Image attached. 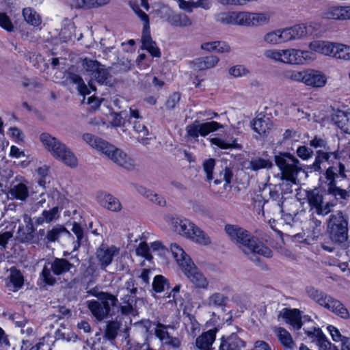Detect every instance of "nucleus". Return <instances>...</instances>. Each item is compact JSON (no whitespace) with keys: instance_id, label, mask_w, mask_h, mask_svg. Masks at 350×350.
Here are the masks:
<instances>
[{"instance_id":"28","label":"nucleus","mask_w":350,"mask_h":350,"mask_svg":"<svg viewBox=\"0 0 350 350\" xmlns=\"http://www.w3.org/2000/svg\"><path fill=\"white\" fill-rule=\"evenodd\" d=\"M245 347V342L236 334L221 338L219 350H241Z\"/></svg>"},{"instance_id":"49","label":"nucleus","mask_w":350,"mask_h":350,"mask_svg":"<svg viewBox=\"0 0 350 350\" xmlns=\"http://www.w3.org/2000/svg\"><path fill=\"white\" fill-rule=\"evenodd\" d=\"M23 15L27 23L33 26L37 27L41 23L40 16L31 8L23 9Z\"/></svg>"},{"instance_id":"22","label":"nucleus","mask_w":350,"mask_h":350,"mask_svg":"<svg viewBox=\"0 0 350 350\" xmlns=\"http://www.w3.org/2000/svg\"><path fill=\"white\" fill-rule=\"evenodd\" d=\"M27 184V181L25 179H21V181L16 179L8 190V197L12 200L25 201L29 197Z\"/></svg>"},{"instance_id":"47","label":"nucleus","mask_w":350,"mask_h":350,"mask_svg":"<svg viewBox=\"0 0 350 350\" xmlns=\"http://www.w3.org/2000/svg\"><path fill=\"white\" fill-rule=\"evenodd\" d=\"M168 22L176 27H189L191 25L190 18L185 14H175L168 17Z\"/></svg>"},{"instance_id":"35","label":"nucleus","mask_w":350,"mask_h":350,"mask_svg":"<svg viewBox=\"0 0 350 350\" xmlns=\"http://www.w3.org/2000/svg\"><path fill=\"white\" fill-rule=\"evenodd\" d=\"M187 239L198 245L203 246H206L211 243V239L208 234L196 225L194 226L193 230Z\"/></svg>"},{"instance_id":"34","label":"nucleus","mask_w":350,"mask_h":350,"mask_svg":"<svg viewBox=\"0 0 350 350\" xmlns=\"http://www.w3.org/2000/svg\"><path fill=\"white\" fill-rule=\"evenodd\" d=\"M217 56L211 55L196 59L193 62V68L197 70H204L214 68L219 62Z\"/></svg>"},{"instance_id":"8","label":"nucleus","mask_w":350,"mask_h":350,"mask_svg":"<svg viewBox=\"0 0 350 350\" xmlns=\"http://www.w3.org/2000/svg\"><path fill=\"white\" fill-rule=\"evenodd\" d=\"M97 298L96 300H88L87 306L96 320L102 321L108 316L111 307L116 305L117 299L113 295L103 292L100 293Z\"/></svg>"},{"instance_id":"48","label":"nucleus","mask_w":350,"mask_h":350,"mask_svg":"<svg viewBox=\"0 0 350 350\" xmlns=\"http://www.w3.org/2000/svg\"><path fill=\"white\" fill-rule=\"evenodd\" d=\"M133 131L137 134V140L142 144H146L149 131L147 127L141 124L139 121H134L133 126Z\"/></svg>"},{"instance_id":"2","label":"nucleus","mask_w":350,"mask_h":350,"mask_svg":"<svg viewBox=\"0 0 350 350\" xmlns=\"http://www.w3.org/2000/svg\"><path fill=\"white\" fill-rule=\"evenodd\" d=\"M170 251L178 267L195 287L208 288V280L184 250L177 243H172Z\"/></svg>"},{"instance_id":"23","label":"nucleus","mask_w":350,"mask_h":350,"mask_svg":"<svg viewBox=\"0 0 350 350\" xmlns=\"http://www.w3.org/2000/svg\"><path fill=\"white\" fill-rule=\"evenodd\" d=\"M335 43L336 42L328 40H317L310 42L308 44V47L312 54L314 52L332 57Z\"/></svg>"},{"instance_id":"6","label":"nucleus","mask_w":350,"mask_h":350,"mask_svg":"<svg viewBox=\"0 0 350 350\" xmlns=\"http://www.w3.org/2000/svg\"><path fill=\"white\" fill-rule=\"evenodd\" d=\"M40 140L44 148L56 159L65 165L75 167L78 160L73 152L63 143L48 133L40 135Z\"/></svg>"},{"instance_id":"55","label":"nucleus","mask_w":350,"mask_h":350,"mask_svg":"<svg viewBox=\"0 0 350 350\" xmlns=\"http://www.w3.org/2000/svg\"><path fill=\"white\" fill-rule=\"evenodd\" d=\"M136 254L148 260H150L152 259L150 248L145 241H142L139 243V246L136 249Z\"/></svg>"},{"instance_id":"29","label":"nucleus","mask_w":350,"mask_h":350,"mask_svg":"<svg viewBox=\"0 0 350 350\" xmlns=\"http://www.w3.org/2000/svg\"><path fill=\"white\" fill-rule=\"evenodd\" d=\"M243 12H229L217 15L216 21L225 25L242 26Z\"/></svg>"},{"instance_id":"5","label":"nucleus","mask_w":350,"mask_h":350,"mask_svg":"<svg viewBox=\"0 0 350 350\" xmlns=\"http://www.w3.org/2000/svg\"><path fill=\"white\" fill-rule=\"evenodd\" d=\"M83 139L90 146L101 151L118 165L128 170L133 167V160L122 150L115 147L113 145L90 133L84 134Z\"/></svg>"},{"instance_id":"27","label":"nucleus","mask_w":350,"mask_h":350,"mask_svg":"<svg viewBox=\"0 0 350 350\" xmlns=\"http://www.w3.org/2000/svg\"><path fill=\"white\" fill-rule=\"evenodd\" d=\"M216 328L209 329L199 336L196 340V345L200 350H212V345L215 340Z\"/></svg>"},{"instance_id":"63","label":"nucleus","mask_w":350,"mask_h":350,"mask_svg":"<svg viewBox=\"0 0 350 350\" xmlns=\"http://www.w3.org/2000/svg\"><path fill=\"white\" fill-rule=\"evenodd\" d=\"M36 172L39 176L38 183L41 187H44L46 184L45 177L48 175L49 167L46 165L38 167Z\"/></svg>"},{"instance_id":"56","label":"nucleus","mask_w":350,"mask_h":350,"mask_svg":"<svg viewBox=\"0 0 350 350\" xmlns=\"http://www.w3.org/2000/svg\"><path fill=\"white\" fill-rule=\"evenodd\" d=\"M219 179H216L214 183L217 185L219 184L221 181H224V187L226 188L229 186L231 178L232 176V171L230 168L225 167V169L220 173Z\"/></svg>"},{"instance_id":"39","label":"nucleus","mask_w":350,"mask_h":350,"mask_svg":"<svg viewBox=\"0 0 350 350\" xmlns=\"http://www.w3.org/2000/svg\"><path fill=\"white\" fill-rule=\"evenodd\" d=\"M136 189L139 194L146 197L150 202L161 206H164L165 205V200L161 196L147 189L143 186H137Z\"/></svg>"},{"instance_id":"46","label":"nucleus","mask_w":350,"mask_h":350,"mask_svg":"<svg viewBox=\"0 0 350 350\" xmlns=\"http://www.w3.org/2000/svg\"><path fill=\"white\" fill-rule=\"evenodd\" d=\"M277 336L282 344V345L290 349H293L295 347V344L293 340L291 334L285 329L279 327L276 332Z\"/></svg>"},{"instance_id":"62","label":"nucleus","mask_w":350,"mask_h":350,"mask_svg":"<svg viewBox=\"0 0 350 350\" xmlns=\"http://www.w3.org/2000/svg\"><path fill=\"white\" fill-rule=\"evenodd\" d=\"M277 29L267 31L263 36V41L269 45H278Z\"/></svg>"},{"instance_id":"13","label":"nucleus","mask_w":350,"mask_h":350,"mask_svg":"<svg viewBox=\"0 0 350 350\" xmlns=\"http://www.w3.org/2000/svg\"><path fill=\"white\" fill-rule=\"evenodd\" d=\"M347 221L341 211L331 215L328 223L332 239L336 242H343L347 238Z\"/></svg>"},{"instance_id":"36","label":"nucleus","mask_w":350,"mask_h":350,"mask_svg":"<svg viewBox=\"0 0 350 350\" xmlns=\"http://www.w3.org/2000/svg\"><path fill=\"white\" fill-rule=\"evenodd\" d=\"M110 0H70L72 7L82 9L97 8L109 4Z\"/></svg>"},{"instance_id":"50","label":"nucleus","mask_w":350,"mask_h":350,"mask_svg":"<svg viewBox=\"0 0 350 350\" xmlns=\"http://www.w3.org/2000/svg\"><path fill=\"white\" fill-rule=\"evenodd\" d=\"M271 166L272 163L269 160L260 157H256L252 159V160L249 162V165L247 166V167L256 171L264 168H270Z\"/></svg>"},{"instance_id":"41","label":"nucleus","mask_w":350,"mask_h":350,"mask_svg":"<svg viewBox=\"0 0 350 350\" xmlns=\"http://www.w3.org/2000/svg\"><path fill=\"white\" fill-rule=\"evenodd\" d=\"M284 318L286 323H289L295 329H298L301 327V320L300 312L297 309L286 310L284 313Z\"/></svg>"},{"instance_id":"25","label":"nucleus","mask_w":350,"mask_h":350,"mask_svg":"<svg viewBox=\"0 0 350 350\" xmlns=\"http://www.w3.org/2000/svg\"><path fill=\"white\" fill-rule=\"evenodd\" d=\"M209 141L214 148L222 150L241 148V146L237 143V139L230 135L210 138Z\"/></svg>"},{"instance_id":"33","label":"nucleus","mask_w":350,"mask_h":350,"mask_svg":"<svg viewBox=\"0 0 350 350\" xmlns=\"http://www.w3.org/2000/svg\"><path fill=\"white\" fill-rule=\"evenodd\" d=\"M290 42L304 40L308 36V31L304 24L298 23L286 27Z\"/></svg>"},{"instance_id":"64","label":"nucleus","mask_w":350,"mask_h":350,"mask_svg":"<svg viewBox=\"0 0 350 350\" xmlns=\"http://www.w3.org/2000/svg\"><path fill=\"white\" fill-rule=\"evenodd\" d=\"M277 29L278 44L289 42V38L286 27Z\"/></svg>"},{"instance_id":"59","label":"nucleus","mask_w":350,"mask_h":350,"mask_svg":"<svg viewBox=\"0 0 350 350\" xmlns=\"http://www.w3.org/2000/svg\"><path fill=\"white\" fill-rule=\"evenodd\" d=\"M215 165L214 159H208L203 162V169L208 180L213 179V171Z\"/></svg>"},{"instance_id":"31","label":"nucleus","mask_w":350,"mask_h":350,"mask_svg":"<svg viewBox=\"0 0 350 350\" xmlns=\"http://www.w3.org/2000/svg\"><path fill=\"white\" fill-rule=\"evenodd\" d=\"M23 284L24 277L22 273L15 267H12L7 283V286L9 290L14 292L18 291L22 288Z\"/></svg>"},{"instance_id":"4","label":"nucleus","mask_w":350,"mask_h":350,"mask_svg":"<svg viewBox=\"0 0 350 350\" xmlns=\"http://www.w3.org/2000/svg\"><path fill=\"white\" fill-rule=\"evenodd\" d=\"M264 56L269 60L288 65L304 66L315 60L314 54L307 50L295 48L268 49Z\"/></svg>"},{"instance_id":"26","label":"nucleus","mask_w":350,"mask_h":350,"mask_svg":"<svg viewBox=\"0 0 350 350\" xmlns=\"http://www.w3.org/2000/svg\"><path fill=\"white\" fill-rule=\"evenodd\" d=\"M96 200L101 206L109 211H118L121 209V204L119 200L105 192H98L96 195Z\"/></svg>"},{"instance_id":"32","label":"nucleus","mask_w":350,"mask_h":350,"mask_svg":"<svg viewBox=\"0 0 350 350\" xmlns=\"http://www.w3.org/2000/svg\"><path fill=\"white\" fill-rule=\"evenodd\" d=\"M68 78L73 83L77 85L78 92L81 95L83 96V103L85 102V96L91 93L92 91L95 90V88L92 83H89V87H88L83 82V79L78 75L69 72L68 73Z\"/></svg>"},{"instance_id":"38","label":"nucleus","mask_w":350,"mask_h":350,"mask_svg":"<svg viewBox=\"0 0 350 350\" xmlns=\"http://www.w3.org/2000/svg\"><path fill=\"white\" fill-rule=\"evenodd\" d=\"M201 49L208 52L216 51L219 53H228L230 51V46L223 41L204 42L201 44Z\"/></svg>"},{"instance_id":"11","label":"nucleus","mask_w":350,"mask_h":350,"mask_svg":"<svg viewBox=\"0 0 350 350\" xmlns=\"http://www.w3.org/2000/svg\"><path fill=\"white\" fill-rule=\"evenodd\" d=\"M131 7L135 14L144 22V27L142 35V42L143 49L147 50L152 56L160 57L161 53L159 49L157 47L155 42L152 40L150 30V23L148 16L138 6L131 5Z\"/></svg>"},{"instance_id":"44","label":"nucleus","mask_w":350,"mask_h":350,"mask_svg":"<svg viewBox=\"0 0 350 350\" xmlns=\"http://www.w3.org/2000/svg\"><path fill=\"white\" fill-rule=\"evenodd\" d=\"M332 57L350 61V46L336 42Z\"/></svg>"},{"instance_id":"30","label":"nucleus","mask_w":350,"mask_h":350,"mask_svg":"<svg viewBox=\"0 0 350 350\" xmlns=\"http://www.w3.org/2000/svg\"><path fill=\"white\" fill-rule=\"evenodd\" d=\"M61 210L58 206H55L49 210H44L41 215L34 218V224L40 226L44 223H51L57 220L60 216Z\"/></svg>"},{"instance_id":"37","label":"nucleus","mask_w":350,"mask_h":350,"mask_svg":"<svg viewBox=\"0 0 350 350\" xmlns=\"http://www.w3.org/2000/svg\"><path fill=\"white\" fill-rule=\"evenodd\" d=\"M332 121L344 133L350 124V113L338 110L332 116Z\"/></svg>"},{"instance_id":"1","label":"nucleus","mask_w":350,"mask_h":350,"mask_svg":"<svg viewBox=\"0 0 350 350\" xmlns=\"http://www.w3.org/2000/svg\"><path fill=\"white\" fill-rule=\"evenodd\" d=\"M275 161L282 176L281 191L283 195L291 193L295 188L298 187V174L304 172L299 161L294 156L287 153L275 156Z\"/></svg>"},{"instance_id":"16","label":"nucleus","mask_w":350,"mask_h":350,"mask_svg":"<svg viewBox=\"0 0 350 350\" xmlns=\"http://www.w3.org/2000/svg\"><path fill=\"white\" fill-rule=\"evenodd\" d=\"M120 249L115 245H102L96 252V259L101 269H104L109 266L113 259L119 255Z\"/></svg>"},{"instance_id":"21","label":"nucleus","mask_w":350,"mask_h":350,"mask_svg":"<svg viewBox=\"0 0 350 350\" xmlns=\"http://www.w3.org/2000/svg\"><path fill=\"white\" fill-rule=\"evenodd\" d=\"M302 230L306 237L304 241L310 243L321 234V222L314 217H310L308 221L304 222Z\"/></svg>"},{"instance_id":"10","label":"nucleus","mask_w":350,"mask_h":350,"mask_svg":"<svg viewBox=\"0 0 350 350\" xmlns=\"http://www.w3.org/2000/svg\"><path fill=\"white\" fill-rule=\"evenodd\" d=\"M339 177H346L345 167L342 163L338 166L329 167L325 172V178L327 183V191L334 196L336 199H346L348 193L345 189H340L336 185V179Z\"/></svg>"},{"instance_id":"9","label":"nucleus","mask_w":350,"mask_h":350,"mask_svg":"<svg viewBox=\"0 0 350 350\" xmlns=\"http://www.w3.org/2000/svg\"><path fill=\"white\" fill-rule=\"evenodd\" d=\"M73 265L64 258H55L44 265L40 278L49 285L56 282L55 275H63L70 270Z\"/></svg>"},{"instance_id":"19","label":"nucleus","mask_w":350,"mask_h":350,"mask_svg":"<svg viewBox=\"0 0 350 350\" xmlns=\"http://www.w3.org/2000/svg\"><path fill=\"white\" fill-rule=\"evenodd\" d=\"M196 226L186 218L173 217L170 223L171 229L180 236L188 239Z\"/></svg>"},{"instance_id":"57","label":"nucleus","mask_w":350,"mask_h":350,"mask_svg":"<svg viewBox=\"0 0 350 350\" xmlns=\"http://www.w3.org/2000/svg\"><path fill=\"white\" fill-rule=\"evenodd\" d=\"M123 112H121L120 113H113L111 114V124L114 127H125L126 125V120L124 118L122 117Z\"/></svg>"},{"instance_id":"52","label":"nucleus","mask_w":350,"mask_h":350,"mask_svg":"<svg viewBox=\"0 0 350 350\" xmlns=\"http://www.w3.org/2000/svg\"><path fill=\"white\" fill-rule=\"evenodd\" d=\"M305 70L302 71L295 70H286L283 72V77L286 79H289L296 82L304 83Z\"/></svg>"},{"instance_id":"17","label":"nucleus","mask_w":350,"mask_h":350,"mask_svg":"<svg viewBox=\"0 0 350 350\" xmlns=\"http://www.w3.org/2000/svg\"><path fill=\"white\" fill-rule=\"evenodd\" d=\"M306 333L311 342L317 346L318 350H338L337 347L328 340L321 329L314 327Z\"/></svg>"},{"instance_id":"7","label":"nucleus","mask_w":350,"mask_h":350,"mask_svg":"<svg viewBox=\"0 0 350 350\" xmlns=\"http://www.w3.org/2000/svg\"><path fill=\"white\" fill-rule=\"evenodd\" d=\"M306 292L311 299L317 302L320 306L331 310L335 314L345 319H347L349 317L348 310L340 301L312 287L308 288Z\"/></svg>"},{"instance_id":"53","label":"nucleus","mask_w":350,"mask_h":350,"mask_svg":"<svg viewBox=\"0 0 350 350\" xmlns=\"http://www.w3.org/2000/svg\"><path fill=\"white\" fill-rule=\"evenodd\" d=\"M63 234H69L70 232L64 226H56L53 228L51 230L48 231L46 239L50 242H54L57 241Z\"/></svg>"},{"instance_id":"18","label":"nucleus","mask_w":350,"mask_h":350,"mask_svg":"<svg viewBox=\"0 0 350 350\" xmlns=\"http://www.w3.org/2000/svg\"><path fill=\"white\" fill-rule=\"evenodd\" d=\"M327 81V77L322 71L308 68L305 70L304 83L313 88H323Z\"/></svg>"},{"instance_id":"3","label":"nucleus","mask_w":350,"mask_h":350,"mask_svg":"<svg viewBox=\"0 0 350 350\" xmlns=\"http://www.w3.org/2000/svg\"><path fill=\"white\" fill-rule=\"evenodd\" d=\"M225 230L231 239L239 244L240 248L246 255L259 254L270 258L271 250L252 237L247 230L237 225H226Z\"/></svg>"},{"instance_id":"14","label":"nucleus","mask_w":350,"mask_h":350,"mask_svg":"<svg viewBox=\"0 0 350 350\" xmlns=\"http://www.w3.org/2000/svg\"><path fill=\"white\" fill-rule=\"evenodd\" d=\"M83 67L90 75L92 80H95L100 84L109 83V73L108 70L101 66L97 61L85 59Z\"/></svg>"},{"instance_id":"12","label":"nucleus","mask_w":350,"mask_h":350,"mask_svg":"<svg viewBox=\"0 0 350 350\" xmlns=\"http://www.w3.org/2000/svg\"><path fill=\"white\" fill-rule=\"evenodd\" d=\"M224 128V126L223 124L216 121L206 122L195 121L187 126L186 131L189 139L198 142L199 136L206 137L209 133Z\"/></svg>"},{"instance_id":"54","label":"nucleus","mask_w":350,"mask_h":350,"mask_svg":"<svg viewBox=\"0 0 350 350\" xmlns=\"http://www.w3.org/2000/svg\"><path fill=\"white\" fill-rule=\"evenodd\" d=\"M120 327V324L117 321L109 322L105 331L106 337L109 340L114 339L118 334Z\"/></svg>"},{"instance_id":"40","label":"nucleus","mask_w":350,"mask_h":350,"mask_svg":"<svg viewBox=\"0 0 350 350\" xmlns=\"http://www.w3.org/2000/svg\"><path fill=\"white\" fill-rule=\"evenodd\" d=\"M341 156L338 152H327L322 150L317 151V155L315 161L313 163V169L315 171L321 170V164L325 161H329L332 158L334 159H340Z\"/></svg>"},{"instance_id":"45","label":"nucleus","mask_w":350,"mask_h":350,"mask_svg":"<svg viewBox=\"0 0 350 350\" xmlns=\"http://www.w3.org/2000/svg\"><path fill=\"white\" fill-rule=\"evenodd\" d=\"M228 301V297L221 293H214L211 295L205 301V304L211 307H223L225 306Z\"/></svg>"},{"instance_id":"20","label":"nucleus","mask_w":350,"mask_h":350,"mask_svg":"<svg viewBox=\"0 0 350 350\" xmlns=\"http://www.w3.org/2000/svg\"><path fill=\"white\" fill-rule=\"evenodd\" d=\"M242 26L257 27L267 24L270 20V15L266 12H243Z\"/></svg>"},{"instance_id":"42","label":"nucleus","mask_w":350,"mask_h":350,"mask_svg":"<svg viewBox=\"0 0 350 350\" xmlns=\"http://www.w3.org/2000/svg\"><path fill=\"white\" fill-rule=\"evenodd\" d=\"M343 5H334L327 8L323 13L322 18L336 21H343Z\"/></svg>"},{"instance_id":"43","label":"nucleus","mask_w":350,"mask_h":350,"mask_svg":"<svg viewBox=\"0 0 350 350\" xmlns=\"http://www.w3.org/2000/svg\"><path fill=\"white\" fill-rule=\"evenodd\" d=\"M272 126V124L269 118H258L252 122V129L259 135L265 134Z\"/></svg>"},{"instance_id":"58","label":"nucleus","mask_w":350,"mask_h":350,"mask_svg":"<svg viewBox=\"0 0 350 350\" xmlns=\"http://www.w3.org/2000/svg\"><path fill=\"white\" fill-rule=\"evenodd\" d=\"M229 74L234 77H241L245 76L248 72V70L243 65H236L230 68Z\"/></svg>"},{"instance_id":"24","label":"nucleus","mask_w":350,"mask_h":350,"mask_svg":"<svg viewBox=\"0 0 350 350\" xmlns=\"http://www.w3.org/2000/svg\"><path fill=\"white\" fill-rule=\"evenodd\" d=\"M169 327L170 326L158 323L154 329L155 335L163 344L177 348L180 345V340L170 334L167 332V328Z\"/></svg>"},{"instance_id":"15","label":"nucleus","mask_w":350,"mask_h":350,"mask_svg":"<svg viewBox=\"0 0 350 350\" xmlns=\"http://www.w3.org/2000/svg\"><path fill=\"white\" fill-rule=\"evenodd\" d=\"M308 202L311 209L315 210V213L319 215H325L328 214L333 207V204L327 202L323 203V196L317 189L309 191L308 194Z\"/></svg>"},{"instance_id":"61","label":"nucleus","mask_w":350,"mask_h":350,"mask_svg":"<svg viewBox=\"0 0 350 350\" xmlns=\"http://www.w3.org/2000/svg\"><path fill=\"white\" fill-rule=\"evenodd\" d=\"M0 27L7 31H12L14 30V25L10 18L5 13H0Z\"/></svg>"},{"instance_id":"51","label":"nucleus","mask_w":350,"mask_h":350,"mask_svg":"<svg viewBox=\"0 0 350 350\" xmlns=\"http://www.w3.org/2000/svg\"><path fill=\"white\" fill-rule=\"evenodd\" d=\"M169 287L168 280L161 275H157L154 278L152 288L157 293H161Z\"/></svg>"},{"instance_id":"60","label":"nucleus","mask_w":350,"mask_h":350,"mask_svg":"<svg viewBox=\"0 0 350 350\" xmlns=\"http://www.w3.org/2000/svg\"><path fill=\"white\" fill-rule=\"evenodd\" d=\"M269 196H270V198L273 201L276 202L277 205L281 208V211H283L284 202L282 201V199H283L282 192V191L280 192L278 190H277L275 188L273 189L270 190Z\"/></svg>"}]
</instances>
